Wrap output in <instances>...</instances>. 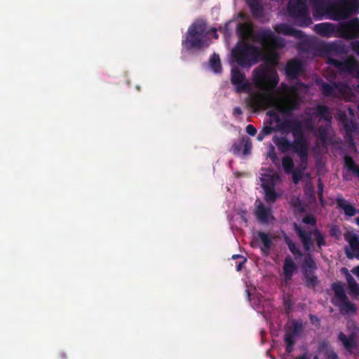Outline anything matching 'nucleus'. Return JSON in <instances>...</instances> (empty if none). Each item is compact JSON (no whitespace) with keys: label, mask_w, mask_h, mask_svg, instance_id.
Masks as SVG:
<instances>
[{"label":"nucleus","mask_w":359,"mask_h":359,"mask_svg":"<svg viewBox=\"0 0 359 359\" xmlns=\"http://www.w3.org/2000/svg\"><path fill=\"white\" fill-rule=\"evenodd\" d=\"M255 41L260 46L259 48L248 41L238 42L231 50L229 62L231 83L237 92L248 94L245 100L247 107L255 112L269 109V119L257 136V140L262 141L273 131H286V114L297 107L307 87L299 84L274 90L279 80L274 69L277 50L283 46V40L271 30H262L257 34Z\"/></svg>","instance_id":"1"},{"label":"nucleus","mask_w":359,"mask_h":359,"mask_svg":"<svg viewBox=\"0 0 359 359\" xmlns=\"http://www.w3.org/2000/svg\"><path fill=\"white\" fill-rule=\"evenodd\" d=\"M311 115L309 120L304 126V131L299 133L297 130L294 131V141L293 144L287 142L283 137H273V142L282 151H293L299 156L301 161L300 168L292 173V180L297 183L303 178L302 171L306 168L309 142L304 133L307 128L313 130L315 135L319 137L322 144L326 143L329 134V123L332 118L328 109L323 106H318L317 108L309 113Z\"/></svg>","instance_id":"2"},{"label":"nucleus","mask_w":359,"mask_h":359,"mask_svg":"<svg viewBox=\"0 0 359 359\" xmlns=\"http://www.w3.org/2000/svg\"><path fill=\"white\" fill-rule=\"evenodd\" d=\"M309 6L312 7L316 20H341L359 12V0H337V4H331L329 0H290L289 15L299 26L307 27L312 23Z\"/></svg>","instance_id":"3"},{"label":"nucleus","mask_w":359,"mask_h":359,"mask_svg":"<svg viewBox=\"0 0 359 359\" xmlns=\"http://www.w3.org/2000/svg\"><path fill=\"white\" fill-rule=\"evenodd\" d=\"M330 64L341 71L349 73L353 76V81L348 83L342 84L336 90L340 95L347 101L355 102L359 100V64L351 57L341 62L335 60H330Z\"/></svg>","instance_id":"4"},{"label":"nucleus","mask_w":359,"mask_h":359,"mask_svg":"<svg viewBox=\"0 0 359 359\" xmlns=\"http://www.w3.org/2000/svg\"><path fill=\"white\" fill-rule=\"evenodd\" d=\"M211 35L215 39L218 37L215 29L207 30L205 22L199 20L194 22L189 27L185 39L182 41L183 50L194 52L208 46Z\"/></svg>","instance_id":"5"},{"label":"nucleus","mask_w":359,"mask_h":359,"mask_svg":"<svg viewBox=\"0 0 359 359\" xmlns=\"http://www.w3.org/2000/svg\"><path fill=\"white\" fill-rule=\"evenodd\" d=\"M313 30L323 36H339L346 39L355 38L359 36V20L355 18L339 27L328 22L319 23L314 26Z\"/></svg>","instance_id":"6"},{"label":"nucleus","mask_w":359,"mask_h":359,"mask_svg":"<svg viewBox=\"0 0 359 359\" xmlns=\"http://www.w3.org/2000/svg\"><path fill=\"white\" fill-rule=\"evenodd\" d=\"M259 180L264 190L265 200L269 203H273L280 195L275 188L280 182L279 172L272 168H262L259 170Z\"/></svg>","instance_id":"7"},{"label":"nucleus","mask_w":359,"mask_h":359,"mask_svg":"<svg viewBox=\"0 0 359 359\" xmlns=\"http://www.w3.org/2000/svg\"><path fill=\"white\" fill-rule=\"evenodd\" d=\"M332 288L335 294L333 302L339 307L340 311L346 314L354 312L355 306L347 300L341 283H334Z\"/></svg>","instance_id":"8"},{"label":"nucleus","mask_w":359,"mask_h":359,"mask_svg":"<svg viewBox=\"0 0 359 359\" xmlns=\"http://www.w3.org/2000/svg\"><path fill=\"white\" fill-rule=\"evenodd\" d=\"M295 228L306 250L311 248L314 242L317 243L318 247L324 245V238L318 231L316 229L310 230L309 233H307L297 225H295Z\"/></svg>","instance_id":"9"},{"label":"nucleus","mask_w":359,"mask_h":359,"mask_svg":"<svg viewBox=\"0 0 359 359\" xmlns=\"http://www.w3.org/2000/svg\"><path fill=\"white\" fill-rule=\"evenodd\" d=\"M348 245L346 248V253L348 258L359 259V241L353 231H348L344 235Z\"/></svg>","instance_id":"10"},{"label":"nucleus","mask_w":359,"mask_h":359,"mask_svg":"<svg viewBox=\"0 0 359 359\" xmlns=\"http://www.w3.org/2000/svg\"><path fill=\"white\" fill-rule=\"evenodd\" d=\"M272 245L271 235L262 231L255 233L252 236V245L259 247L264 254H266Z\"/></svg>","instance_id":"11"},{"label":"nucleus","mask_w":359,"mask_h":359,"mask_svg":"<svg viewBox=\"0 0 359 359\" xmlns=\"http://www.w3.org/2000/svg\"><path fill=\"white\" fill-rule=\"evenodd\" d=\"M356 332H350L348 335L343 332L339 334V339L344 345L346 350L350 353L356 354V341H355Z\"/></svg>","instance_id":"12"},{"label":"nucleus","mask_w":359,"mask_h":359,"mask_svg":"<svg viewBox=\"0 0 359 359\" xmlns=\"http://www.w3.org/2000/svg\"><path fill=\"white\" fill-rule=\"evenodd\" d=\"M255 215L257 219L262 223H269L273 220L271 210L265 207L260 201L256 202Z\"/></svg>","instance_id":"13"},{"label":"nucleus","mask_w":359,"mask_h":359,"mask_svg":"<svg viewBox=\"0 0 359 359\" xmlns=\"http://www.w3.org/2000/svg\"><path fill=\"white\" fill-rule=\"evenodd\" d=\"M338 118L343 123L348 133H351L355 130V127L353 123V112L349 107H347V111H340L338 114Z\"/></svg>","instance_id":"14"},{"label":"nucleus","mask_w":359,"mask_h":359,"mask_svg":"<svg viewBox=\"0 0 359 359\" xmlns=\"http://www.w3.org/2000/svg\"><path fill=\"white\" fill-rule=\"evenodd\" d=\"M255 18L264 20L269 14L261 4V0H246Z\"/></svg>","instance_id":"15"},{"label":"nucleus","mask_w":359,"mask_h":359,"mask_svg":"<svg viewBox=\"0 0 359 359\" xmlns=\"http://www.w3.org/2000/svg\"><path fill=\"white\" fill-rule=\"evenodd\" d=\"M327 357V359H337V356L334 352L330 349L329 346L326 344H323V346L318 351V355L314 356L311 354H304L302 357L298 358L297 359H318V358Z\"/></svg>","instance_id":"16"},{"label":"nucleus","mask_w":359,"mask_h":359,"mask_svg":"<svg viewBox=\"0 0 359 359\" xmlns=\"http://www.w3.org/2000/svg\"><path fill=\"white\" fill-rule=\"evenodd\" d=\"M274 29L278 34L292 36L297 38H301L302 36V32L295 29L285 23L276 25L274 27Z\"/></svg>","instance_id":"17"},{"label":"nucleus","mask_w":359,"mask_h":359,"mask_svg":"<svg viewBox=\"0 0 359 359\" xmlns=\"http://www.w3.org/2000/svg\"><path fill=\"white\" fill-rule=\"evenodd\" d=\"M303 70V65L298 60L290 61L286 67V74L289 78H294Z\"/></svg>","instance_id":"18"},{"label":"nucleus","mask_w":359,"mask_h":359,"mask_svg":"<svg viewBox=\"0 0 359 359\" xmlns=\"http://www.w3.org/2000/svg\"><path fill=\"white\" fill-rule=\"evenodd\" d=\"M241 18H243V22H239L237 25L238 30L241 34V36L243 39H248L249 38L252 36V27L250 22L245 19V16L241 14Z\"/></svg>","instance_id":"19"},{"label":"nucleus","mask_w":359,"mask_h":359,"mask_svg":"<svg viewBox=\"0 0 359 359\" xmlns=\"http://www.w3.org/2000/svg\"><path fill=\"white\" fill-rule=\"evenodd\" d=\"M337 203L339 208L343 209L346 215L351 217L355 215L356 209L342 197L337 198Z\"/></svg>","instance_id":"20"},{"label":"nucleus","mask_w":359,"mask_h":359,"mask_svg":"<svg viewBox=\"0 0 359 359\" xmlns=\"http://www.w3.org/2000/svg\"><path fill=\"white\" fill-rule=\"evenodd\" d=\"M295 269L296 266L292 259L286 258L283 266V276L285 281L290 280Z\"/></svg>","instance_id":"21"},{"label":"nucleus","mask_w":359,"mask_h":359,"mask_svg":"<svg viewBox=\"0 0 359 359\" xmlns=\"http://www.w3.org/2000/svg\"><path fill=\"white\" fill-rule=\"evenodd\" d=\"M342 271L346 274L347 282L349 286L350 292L353 295L359 294V286L355 281L354 278L348 273L346 269H342Z\"/></svg>","instance_id":"22"},{"label":"nucleus","mask_w":359,"mask_h":359,"mask_svg":"<svg viewBox=\"0 0 359 359\" xmlns=\"http://www.w3.org/2000/svg\"><path fill=\"white\" fill-rule=\"evenodd\" d=\"M210 67L215 73H220L222 72V66L219 57L217 55L214 54L210 60Z\"/></svg>","instance_id":"23"},{"label":"nucleus","mask_w":359,"mask_h":359,"mask_svg":"<svg viewBox=\"0 0 359 359\" xmlns=\"http://www.w3.org/2000/svg\"><path fill=\"white\" fill-rule=\"evenodd\" d=\"M344 161L348 170L351 171L353 173L355 174L359 177V168L354 163L352 158L348 156H346Z\"/></svg>","instance_id":"24"},{"label":"nucleus","mask_w":359,"mask_h":359,"mask_svg":"<svg viewBox=\"0 0 359 359\" xmlns=\"http://www.w3.org/2000/svg\"><path fill=\"white\" fill-rule=\"evenodd\" d=\"M246 292L250 301H255L256 299L259 301L260 294L257 292V290L255 287L248 286ZM253 304H255V302Z\"/></svg>","instance_id":"25"},{"label":"nucleus","mask_w":359,"mask_h":359,"mask_svg":"<svg viewBox=\"0 0 359 359\" xmlns=\"http://www.w3.org/2000/svg\"><path fill=\"white\" fill-rule=\"evenodd\" d=\"M297 326H298L297 323H295V325H294L295 331L294 332V333L292 334H287L285 337V342L287 344L286 349L288 352H290L292 351V347L293 345V337L297 332Z\"/></svg>","instance_id":"26"},{"label":"nucleus","mask_w":359,"mask_h":359,"mask_svg":"<svg viewBox=\"0 0 359 359\" xmlns=\"http://www.w3.org/2000/svg\"><path fill=\"white\" fill-rule=\"evenodd\" d=\"M283 166L286 172H291L293 167L292 160L290 157H285L283 159Z\"/></svg>","instance_id":"27"},{"label":"nucleus","mask_w":359,"mask_h":359,"mask_svg":"<svg viewBox=\"0 0 359 359\" xmlns=\"http://www.w3.org/2000/svg\"><path fill=\"white\" fill-rule=\"evenodd\" d=\"M241 143L244 147L243 154L245 155L249 154L252 149V144L250 140L248 138L243 139Z\"/></svg>","instance_id":"28"},{"label":"nucleus","mask_w":359,"mask_h":359,"mask_svg":"<svg viewBox=\"0 0 359 359\" xmlns=\"http://www.w3.org/2000/svg\"><path fill=\"white\" fill-rule=\"evenodd\" d=\"M267 156L270 158L274 163H276L277 158L275 152V148L273 146H270L267 153Z\"/></svg>","instance_id":"29"},{"label":"nucleus","mask_w":359,"mask_h":359,"mask_svg":"<svg viewBox=\"0 0 359 359\" xmlns=\"http://www.w3.org/2000/svg\"><path fill=\"white\" fill-rule=\"evenodd\" d=\"M303 223L306 225H310L313 227L316 223V220L313 216H307L303 219Z\"/></svg>","instance_id":"30"},{"label":"nucleus","mask_w":359,"mask_h":359,"mask_svg":"<svg viewBox=\"0 0 359 359\" xmlns=\"http://www.w3.org/2000/svg\"><path fill=\"white\" fill-rule=\"evenodd\" d=\"M285 241L287 243L288 247L292 253L294 254V255L298 254V250H297L295 245L292 243V241L287 237L285 238Z\"/></svg>","instance_id":"31"},{"label":"nucleus","mask_w":359,"mask_h":359,"mask_svg":"<svg viewBox=\"0 0 359 359\" xmlns=\"http://www.w3.org/2000/svg\"><path fill=\"white\" fill-rule=\"evenodd\" d=\"M314 266H315V263H314L313 260L311 258H308L307 259H306L305 265L304 266V270H305L306 273V271H307V268L309 269H312L314 268Z\"/></svg>","instance_id":"32"},{"label":"nucleus","mask_w":359,"mask_h":359,"mask_svg":"<svg viewBox=\"0 0 359 359\" xmlns=\"http://www.w3.org/2000/svg\"><path fill=\"white\" fill-rule=\"evenodd\" d=\"M246 133L251 136H255L257 133V129L252 125H248L246 126Z\"/></svg>","instance_id":"33"},{"label":"nucleus","mask_w":359,"mask_h":359,"mask_svg":"<svg viewBox=\"0 0 359 359\" xmlns=\"http://www.w3.org/2000/svg\"><path fill=\"white\" fill-rule=\"evenodd\" d=\"M323 190V185H322V184L320 183L318 184V191H319L320 200L322 205H324L325 203H324V200L323 199V197H322Z\"/></svg>","instance_id":"34"},{"label":"nucleus","mask_w":359,"mask_h":359,"mask_svg":"<svg viewBox=\"0 0 359 359\" xmlns=\"http://www.w3.org/2000/svg\"><path fill=\"white\" fill-rule=\"evenodd\" d=\"M353 50L359 55V41H355L352 43Z\"/></svg>","instance_id":"35"},{"label":"nucleus","mask_w":359,"mask_h":359,"mask_svg":"<svg viewBox=\"0 0 359 359\" xmlns=\"http://www.w3.org/2000/svg\"><path fill=\"white\" fill-rule=\"evenodd\" d=\"M294 206L296 210L299 211L304 210V208L302 206V204L299 200H297V202L294 203Z\"/></svg>","instance_id":"36"},{"label":"nucleus","mask_w":359,"mask_h":359,"mask_svg":"<svg viewBox=\"0 0 359 359\" xmlns=\"http://www.w3.org/2000/svg\"><path fill=\"white\" fill-rule=\"evenodd\" d=\"M240 217L243 220V222L245 223L247 222L248 219H247V213L244 211H242L240 214Z\"/></svg>","instance_id":"37"},{"label":"nucleus","mask_w":359,"mask_h":359,"mask_svg":"<svg viewBox=\"0 0 359 359\" xmlns=\"http://www.w3.org/2000/svg\"><path fill=\"white\" fill-rule=\"evenodd\" d=\"M351 272L359 278V266L353 268Z\"/></svg>","instance_id":"38"},{"label":"nucleus","mask_w":359,"mask_h":359,"mask_svg":"<svg viewBox=\"0 0 359 359\" xmlns=\"http://www.w3.org/2000/svg\"><path fill=\"white\" fill-rule=\"evenodd\" d=\"M307 279H308L309 283L311 285H314L316 280V278L313 276H312V277L307 276Z\"/></svg>","instance_id":"39"},{"label":"nucleus","mask_w":359,"mask_h":359,"mask_svg":"<svg viewBox=\"0 0 359 359\" xmlns=\"http://www.w3.org/2000/svg\"><path fill=\"white\" fill-rule=\"evenodd\" d=\"M245 259H243L242 262H241V263H239V264H238V266H237V267H236L237 271H241V270L242 266H243V264L245 262Z\"/></svg>","instance_id":"40"},{"label":"nucleus","mask_w":359,"mask_h":359,"mask_svg":"<svg viewBox=\"0 0 359 359\" xmlns=\"http://www.w3.org/2000/svg\"><path fill=\"white\" fill-rule=\"evenodd\" d=\"M330 88L329 85H327V84H326V85H324V86H323L324 90H325V92H326L327 94H330V92L329 90H327V88Z\"/></svg>","instance_id":"41"},{"label":"nucleus","mask_w":359,"mask_h":359,"mask_svg":"<svg viewBox=\"0 0 359 359\" xmlns=\"http://www.w3.org/2000/svg\"><path fill=\"white\" fill-rule=\"evenodd\" d=\"M234 112L237 114H241L242 113V111L240 108H236L234 109Z\"/></svg>","instance_id":"42"},{"label":"nucleus","mask_w":359,"mask_h":359,"mask_svg":"<svg viewBox=\"0 0 359 359\" xmlns=\"http://www.w3.org/2000/svg\"><path fill=\"white\" fill-rule=\"evenodd\" d=\"M237 257H240V256L237 255H234L232 256L233 259H236Z\"/></svg>","instance_id":"43"},{"label":"nucleus","mask_w":359,"mask_h":359,"mask_svg":"<svg viewBox=\"0 0 359 359\" xmlns=\"http://www.w3.org/2000/svg\"><path fill=\"white\" fill-rule=\"evenodd\" d=\"M233 151H234L235 153L238 152V150L236 149V147H233Z\"/></svg>","instance_id":"44"},{"label":"nucleus","mask_w":359,"mask_h":359,"mask_svg":"<svg viewBox=\"0 0 359 359\" xmlns=\"http://www.w3.org/2000/svg\"><path fill=\"white\" fill-rule=\"evenodd\" d=\"M355 221H356L357 224L359 226V218H357Z\"/></svg>","instance_id":"45"},{"label":"nucleus","mask_w":359,"mask_h":359,"mask_svg":"<svg viewBox=\"0 0 359 359\" xmlns=\"http://www.w3.org/2000/svg\"><path fill=\"white\" fill-rule=\"evenodd\" d=\"M229 24H231V22H229V23L226 24V26H229Z\"/></svg>","instance_id":"46"},{"label":"nucleus","mask_w":359,"mask_h":359,"mask_svg":"<svg viewBox=\"0 0 359 359\" xmlns=\"http://www.w3.org/2000/svg\"><path fill=\"white\" fill-rule=\"evenodd\" d=\"M229 24H231V22H229V23L226 24V26H229Z\"/></svg>","instance_id":"47"},{"label":"nucleus","mask_w":359,"mask_h":359,"mask_svg":"<svg viewBox=\"0 0 359 359\" xmlns=\"http://www.w3.org/2000/svg\"><path fill=\"white\" fill-rule=\"evenodd\" d=\"M229 24H231V22H229V23L226 24V26H229Z\"/></svg>","instance_id":"48"},{"label":"nucleus","mask_w":359,"mask_h":359,"mask_svg":"<svg viewBox=\"0 0 359 359\" xmlns=\"http://www.w3.org/2000/svg\"><path fill=\"white\" fill-rule=\"evenodd\" d=\"M358 109H359V104H358Z\"/></svg>","instance_id":"49"}]
</instances>
